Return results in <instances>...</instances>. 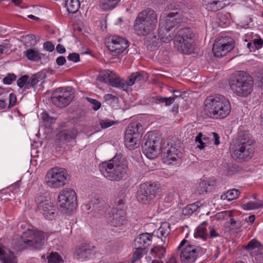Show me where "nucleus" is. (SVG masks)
<instances>
[{"instance_id":"1","label":"nucleus","mask_w":263,"mask_h":263,"mask_svg":"<svg viewBox=\"0 0 263 263\" xmlns=\"http://www.w3.org/2000/svg\"><path fill=\"white\" fill-rule=\"evenodd\" d=\"M157 24V16L151 9H146L140 12L135 21L133 29L137 35L146 37L147 41L154 43L156 36L154 31Z\"/></svg>"},{"instance_id":"2","label":"nucleus","mask_w":263,"mask_h":263,"mask_svg":"<svg viewBox=\"0 0 263 263\" xmlns=\"http://www.w3.org/2000/svg\"><path fill=\"white\" fill-rule=\"evenodd\" d=\"M204 109L211 118L224 119L230 114L231 105L230 101L224 96H209L204 101Z\"/></svg>"},{"instance_id":"3","label":"nucleus","mask_w":263,"mask_h":263,"mask_svg":"<svg viewBox=\"0 0 263 263\" xmlns=\"http://www.w3.org/2000/svg\"><path fill=\"white\" fill-rule=\"evenodd\" d=\"M228 83L231 90L239 97H247L253 90L254 81L252 77L242 71L232 74Z\"/></svg>"},{"instance_id":"4","label":"nucleus","mask_w":263,"mask_h":263,"mask_svg":"<svg viewBox=\"0 0 263 263\" xmlns=\"http://www.w3.org/2000/svg\"><path fill=\"white\" fill-rule=\"evenodd\" d=\"M254 141L249 138L241 139L236 144L230 146L232 158L238 162L250 159L254 154Z\"/></svg>"},{"instance_id":"5","label":"nucleus","mask_w":263,"mask_h":263,"mask_svg":"<svg viewBox=\"0 0 263 263\" xmlns=\"http://www.w3.org/2000/svg\"><path fill=\"white\" fill-rule=\"evenodd\" d=\"M45 242V236L43 232L28 229L24 232L18 241L22 249L29 248L40 249Z\"/></svg>"},{"instance_id":"6","label":"nucleus","mask_w":263,"mask_h":263,"mask_svg":"<svg viewBox=\"0 0 263 263\" xmlns=\"http://www.w3.org/2000/svg\"><path fill=\"white\" fill-rule=\"evenodd\" d=\"M194 33L190 28L179 29L175 37L174 44L179 51L190 54L193 50L192 43Z\"/></svg>"},{"instance_id":"7","label":"nucleus","mask_w":263,"mask_h":263,"mask_svg":"<svg viewBox=\"0 0 263 263\" xmlns=\"http://www.w3.org/2000/svg\"><path fill=\"white\" fill-rule=\"evenodd\" d=\"M68 176L65 168L54 167L47 172L45 177L46 183L51 188L61 187L66 184Z\"/></svg>"},{"instance_id":"8","label":"nucleus","mask_w":263,"mask_h":263,"mask_svg":"<svg viewBox=\"0 0 263 263\" xmlns=\"http://www.w3.org/2000/svg\"><path fill=\"white\" fill-rule=\"evenodd\" d=\"M142 133L143 128L140 123H130L125 132L124 139L126 146L129 149H134L138 147L140 145Z\"/></svg>"},{"instance_id":"9","label":"nucleus","mask_w":263,"mask_h":263,"mask_svg":"<svg viewBox=\"0 0 263 263\" xmlns=\"http://www.w3.org/2000/svg\"><path fill=\"white\" fill-rule=\"evenodd\" d=\"M58 200L62 211H72L77 204V195L74 190L65 188L59 193Z\"/></svg>"},{"instance_id":"10","label":"nucleus","mask_w":263,"mask_h":263,"mask_svg":"<svg viewBox=\"0 0 263 263\" xmlns=\"http://www.w3.org/2000/svg\"><path fill=\"white\" fill-rule=\"evenodd\" d=\"M234 46V41L229 36L218 37L213 46L214 55L220 58L231 51Z\"/></svg>"},{"instance_id":"11","label":"nucleus","mask_w":263,"mask_h":263,"mask_svg":"<svg viewBox=\"0 0 263 263\" xmlns=\"http://www.w3.org/2000/svg\"><path fill=\"white\" fill-rule=\"evenodd\" d=\"M205 253V249L201 247L188 244L182 249L180 257L182 263H193L197 257L204 254Z\"/></svg>"},{"instance_id":"12","label":"nucleus","mask_w":263,"mask_h":263,"mask_svg":"<svg viewBox=\"0 0 263 263\" xmlns=\"http://www.w3.org/2000/svg\"><path fill=\"white\" fill-rule=\"evenodd\" d=\"M158 190L156 184L146 183L140 185L137 192V199L143 203H147L155 198Z\"/></svg>"},{"instance_id":"13","label":"nucleus","mask_w":263,"mask_h":263,"mask_svg":"<svg viewBox=\"0 0 263 263\" xmlns=\"http://www.w3.org/2000/svg\"><path fill=\"white\" fill-rule=\"evenodd\" d=\"M72 93L63 88L56 89L52 93L51 101L52 103L59 107H65L72 100Z\"/></svg>"},{"instance_id":"14","label":"nucleus","mask_w":263,"mask_h":263,"mask_svg":"<svg viewBox=\"0 0 263 263\" xmlns=\"http://www.w3.org/2000/svg\"><path fill=\"white\" fill-rule=\"evenodd\" d=\"M106 46L111 52L115 54H119L128 47V42L125 39L114 35L108 38Z\"/></svg>"},{"instance_id":"15","label":"nucleus","mask_w":263,"mask_h":263,"mask_svg":"<svg viewBox=\"0 0 263 263\" xmlns=\"http://www.w3.org/2000/svg\"><path fill=\"white\" fill-rule=\"evenodd\" d=\"M39 210L43 213L45 217L52 220L55 215V209L50 201L43 195H39L36 200Z\"/></svg>"},{"instance_id":"16","label":"nucleus","mask_w":263,"mask_h":263,"mask_svg":"<svg viewBox=\"0 0 263 263\" xmlns=\"http://www.w3.org/2000/svg\"><path fill=\"white\" fill-rule=\"evenodd\" d=\"M99 80L114 87L122 89L124 87L122 79L108 69L104 70L100 73Z\"/></svg>"},{"instance_id":"17","label":"nucleus","mask_w":263,"mask_h":263,"mask_svg":"<svg viewBox=\"0 0 263 263\" xmlns=\"http://www.w3.org/2000/svg\"><path fill=\"white\" fill-rule=\"evenodd\" d=\"M159 146V139L148 137L142 146L143 152L148 158L152 159L157 157Z\"/></svg>"},{"instance_id":"18","label":"nucleus","mask_w":263,"mask_h":263,"mask_svg":"<svg viewBox=\"0 0 263 263\" xmlns=\"http://www.w3.org/2000/svg\"><path fill=\"white\" fill-rule=\"evenodd\" d=\"M115 173L110 174L111 180L119 181L121 180L127 173L128 166L127 161L122 158L117 156L116 163H115Z\"/></svg>"},{"instance_id":"19","label":"nucleus","mask_w":263,"mask_h":263,"mask_svg":"<svg viewBox=\"0 0 263 263\" xmlns=\"http://www.w3.org/2000/svg\"><path fill=\"white\" fill-rule=\"evenodd\" d=\"M247 250H254L252 253V256L254 258L256 263H263V246L256 239H252L245 247Z\"/></svg>"},{"instance_id":"20","label":"nucleus","mask_w":263,"mask_h":263,"mask_svg":"<svg viewBox=\"0 0 263 263\" xmlns=\"http://www.w3.org/2000/svg\"><path fill=\"white\" fill-rule=\"evenodd\" d=\"M146 75V73L143 71L136 72L133 73L126 81L122 79V82L124 85V87H122V89L127 91L129 86H133L136 83L146 81L147 78Z\"/></svg>"},{"instance_id":"21","label":"nucleus","mask_w":263,"mask_h":263,"mask_svg":"<svg viewBox=\"0 0 263 263\" xmlns=\"http://www.w3.org/2000/svg\"><path fill=\"white\" fill-rule=\"evenodd\" d=\"M178 12H171L167 15H163L161 17L159 25L170 30L176 25L180 23L178 18Z\"/></svg>"},{"instance_id":"22","label":"nucleus","mask_w":263,"mask_h":263,"mask_svg":"<svg viewBox=\"0 0 263 263\" xmlns=\"http://www.w3.org/2000/svg\"><path fill=\"white\" fill-rule=\"evenodd\" d=\"M77 134L78 130L74 128L62 131L57 135L55 143L58 145L67 143L71 140L74 139Z\"/></svg>"},{"instance_id":"23","label":"nucleus","mask_w":263,"mask_h":263,"mask_svg":"<svg viewBox=\"0 0 263 263\" xmlns=\"http://www.w3.org/2000/svg\"><path fill=\"white\" fill-rule=\"evenodd\" d=\"M117 156L112 159L100 163L99 168L104 176L109 180H111L110 174H114L115 173V163H116Z\"/></svg>"},{"instance_id":"24","label":"nucleus","mask_w":263,"mask_h":263,"mask_svg":"<svg viewBox=\"0 0 263 263\" xmlns=\"http://www.w3.org/2000/svg\"><path fill=\"white\" fill-rule=\"evenodd\" d=\"M95 248V246L88 243H82L76 248L74 255L79 259H87L92 254Z\"/></svg>"},{"instance_id":"25","label":"nucleus","mask_w":263,"mask_h":263,"mask_svg":"<svg viewBox=\"0 0 263 263\" xmlns=\"http://www.w3.org/2000/svg\"><path fill=\"white\" fill-rule=\"evenodd\" d=\"M108 221L115 227H120L124 224L125 221V213L123 210L114 209Z\"/></svg>"},{"instance_id":"26","label":"nucleus","mask_w":263,"mask_h":263,"mask_svg":"<svg viewBox=\"0 0 263 263\" xmlns=\"http://www.w3.org/2000/svg\"><path fill=\"white\" fill-rule=\"evenodd\" d=\"M182 157V153L176 147L171 146L166 150L164 155L165 161L170 164L176 161Z\"/></svg>"},{"instance_id":"27","label":"nucleus","mask_w":263,"mask_h":263,"mask_svg":"<svg viewBox=\"0 0 263 263\" xmlns=\"http://www.w3.org/2000/svg\"><path fill=\"white\" fill-rule=\"evenodd\" d=\"M206 9L209 11H217L224 8L227 0H204Z\"/></svg>"},{"instance_id":"28","label":"nucleus","mask_w":263,"mask_h":263,"mask_svg":"<svg viewBox=\"0 0 263 263\" xmlns=\"http://www.w3.org/2000/svg\"><path fill=\"white\" fill-rule=\"evenodd\" d=\"M0 259L4 263H16L13 254L8 248L0 243Z\"/></svg>"},{"instance_id":"29","label":"nucleus","mask_w":263,"mask_h":263,"mask_svg":"<svg viewBox=\"0 0 263 263\" xmlns=\"http://www.w3.org/2000/svg\"><path fill=\"white\" fill-rule=\"evenodd\" d=\"M153 235V233H143L140 235L135 240V245L138 248L148 246L151 242Z\"/></svg>"},{"instance_id":"30","label":"nucleus","mask_w":263,"mask_h":263,"mask_svg":"<svg viewBox=\"0 0 263 263\" xmlns=\"http://www.w3.org/2000/svg\"><path fill=\"white\" fill-rule=\"evenodd\" d=\"M171 232L170 224L167 222H163L160 227L154 232L153 234L155 235L158 238L166 237Z\"/></svg>"},{"instance_id":"31","label":"nucleus","mask_w":263,"mask_h":263,"mask_svg":"<svg viewBox=\"0 0 263 263\" xmlns=\"http://www.w3.org/2000/svg\"><path fill=\"white\" fill-rule=\"evenodd\" d=\"M169 30H167L165 27L159 25L158 36L162 42L169 43L172 40L173 37L170 33H169Z\"/></svg>"},{"instance_id":"32","label":"nucleus","mask_w":263,"mask_h":263,"mask_svg":"<svg viewBox=\"0 0 263 263\" xmlns=\"http://www.w3.org/2000/svg\"><path fill=\"white\" fill-rule=\"evenodd\" d=\"M28 60L37 61L42 59L41 53L36 49H28L24 52Z\"/></svg>"},{"instance_id":"33","label":"nucleus","mask_w":263,"mask_h":263,"mask_svg":"<svg viewBox=\"0 0 263 263\" xmlns=\"http://www.w3.org/2000/svg\"><path fill=\"white\" fill-rule=\"evenodd\" d=\"M121 0H100V8L104 10L108 11L112 9L118 4Z\"/></svg>"},{"instance_id":"34","label":"nucleus","mask_w":263,"mask_h":263,"mask_svg":"<svg viewBox=\"0 0 263 263\" xmlns=\"http://www.w3.org/2000/svg\"><path fill=\"white\" fill-rule=\"evenodd\" d=\"M80 3L79 0H66L65 7L69 13H75L79 9Z\"/></svg>"},{"instance_id":"35","label":"nucleus","mask_w":263,"mask_h":263,"mask_svg":"<svg viewBox=\"0 0 263 263\" xmlns=\"http://www.w3.org/2000/svg\"><path fill=\"white\" fill-rule=\"evenodd\" d=\"M211 183L209 180H201L196 185L197 192L199 194L206 193L210 189Z\"/></svg>"},{"instance_id":"36","label":"nucleus","mask_w":263,"mask_h":263,"mask_svg":"<svg viewBox=\"0 0 263 263\" xmlns=\"http://www.w3.org/2000/svg\"><path fill=\"white\" fill-rule=\"evenodd\" d=\"M240 195V192L237 189H232L228 191L226 193L223 194L221 196V199L222 200H228V201H231L237 199Z\"/></svg>"},{"instance_id":"37","label":"nucleus","mask_w":263,"mask_h":263,"mask_svg":"<svg viewBox=\"0 0 263 263\" xmlns=\"http://www.w3.org/2000/svg\"><path fill=\"white\" fill-rule=\"evenodd\" d=\"M206 222H203L197 228L196 232L195 233L194 235L196 238L200 237L203 240H205L208 236L207 230L205 228Z\"/></svg>"},{"instance_id":"38","label":"nucleus","mask_w":263,"mask_h":263,"mask_svg":"<svg viewBox=\"0 0 263 263\" xmlns=\"http://www.w3.org/2000/svg\"><path fill=\"white\" fill-rule=\"evenodd\" d=\"M200 207L199 202H195L192 204H190L187 205L186 207L183 209L182 213L184 215H191L194 212L196 211Z\"/></svg>"},{"instance_id":"39","label":"nucleus","mask_w":263,"mask_h":263,"mask_svg":"<svg viewBox=\"0 0 263 263\" xmlns=\"http://www.w3.org/2000/svg\"><path fill=\"white\" fill-rule=\"evenodd\" d=\"M262 206V203L254 201H249L246 203L243 204L241 206L245 210H252L258 209Z\"/></svg>"},{"instance_id":"40","label":"nucleus","mask_w":263,"mask_h":263,"mask_svg":"<svg viewBox=\"0 0 263 263\" xmlns=\"http://www.w3.org/2000/svg\"><path fill=\"white\" fill-rule=\"evenodd\" d=\"M104 99L107 103L112 106L117 104L119 102L118 98L110 93L106 94L104 96Z\"/></svg>"},{"instance_id":"41","label":"nucleus","mask_w":263,"mask_h":263,"mask_svg":"<svg viewBox=\"0 0 263 263\" xmlns=\"http://www.w3.org/2000/svg\"><path fill=\"white\" fill-rule=\"evenodd\" d=\"M48 263H63V260L57 252L51 253L48 257Z\"/></svg>"},{"instance_id":"42","label":"nucleus","mask_w":263,"mask_h":263,"mask_svg":"<svg viewBox=\"0 0 263 263\" xmlns=\"http://www.w3.org/2000/svg\"><path fill=\"white\" fill-rule=\"evenodd\" d=\"M144 249L142 248L137 247L135 251L134 252L133 257L131 259V263H134L138 260H140L143 255Z\"/></svg>"},{"instance_id":"43","label":"nucleus","mask_w":263,"mask_h":263,"mask_svg":"<svg viewBox=\"0 0 263 263\" xmlns=\"http://www.w3.org/2000/svg\"><path fill=\"white\" fill-rule=\"evenodd\" d=\"M232 211H224L218 213L215 215V218L217 220H221L227 219L231 217Z\"/></svg>"},{"instance_id":"44","label":"nucleus","mask_w":263,"mask_h":263,"mask_svg":"<svg viewBox=\"0 0 263 263\" xmlns=\"http://www.w3.org/2000/svg\"><path fill=\"white\" fill-rule=\"evenodd\" d=\"M151 253H155L159 257H162L164 256L165 253V249L164 247L161 246H157L151 250Z\"/></svg>"},{"instance_id":"45","label":"nucleus","mask_w":263,"mask_h":263,"mask_svg":"<svg viewBox=\"0 0 263 263\" xmlns=\"http://www.w3.org/2000/svg\"><path fill=\"white\" fill-rule=\"evenodd\" d=\"M157 100L159 103H164L166 106H169L173 104L175 101V97H162L158 96L157 97Z\"/></svg>"},{"instance_id":"46","label":"nucleus","mask_w":263,"mask_h":263,"mask_svg":"<svg viewBox=\"0 0 263 263\" xmlns=\"http://www.w3.org/2000/svg\"><path fill=\"white\" fill-rule=\"evenodd\" d=\"M11 46V45L8 42H6L1 44L0 56L8 52L10 50Z\"/></svg>"},{"instance_id":"47","label":"nucleus","mask_w":263,"mask_h":263,"mask_svg":"<svg viewBox=\"0 0 263 263\" xmlns=\"http://www.w3.org/2000/svg\"><path fill=\"white\" fill-rule=\"evenodd\" d=\"M117 123L109 119L102 120L100 121V125L102 128H107Z\"/></svg>"},{"instance_id":"48","label":"nucleus","mask_w":263,"mask_h":263,"mask_svg":"<svg viewBox=\"0 0 263 263\" xmlns=\"http://www.w3.org/2000/svg\"><path fill=\"white\" fill-rule=\"evenodd\" d=\"M16 78V76L13 73H8L3 79V82L5 84H11Z\"/></svg>"},{"instance_id":"49","label":"nucleus","mask_w":263,"mask_h":263,"mask_svg":"<svg viewBox=\"0 0 263 263\" xmlns=\"http://www.w3.org/2000/svg\"><path fill=\"white\" fill-rule=\"evenodd\" d=\"M24 39L26 43L29 44L30 45H34L36 43L35 37L33 34H27L24 37Z\"/></svg>"},{"instance_id":"50","label":"nucleus","mask_w":263,"mask_h":263,"mask_svg":"<svg viewBox=\"0 0 263 263\" xmlns=\"http://www.w3.org/2000/svg\"><path fill=\"white\" fill-rule=\"evenodd\" d=\"M87 100L88 101V102L90 104H91L93 105L92 108L95 110H97L98 109H99L100 108V107L101 106V104L99 101H97L96 99H91V98H87Z\"/></svg>"},{"instance_id":"51","label":"nucleus","mask_w":263,"mask_h":263,"mask_svg":"<svg viewBox=\"0 0 263 263\" xmlns=\"http://www.w3.org/2000/svg\"><path fill=\"white\" fill-rule=\"evenodd\" d=\"M31 85L33 87L36 85L41 80V76L39 74H35L33 75L29 79H28Z\"/></svg>"},{"instance_id":"52","label":"nucleus","mask_w":263,"mask_h":263,"mask_svg":"<svg viewBox=\"0 0 263 263\" xmlns=\"http://www.w3.org/2000/svg\"><path fill=\"white\" fill-rule=\"evenodd\" d=\"M254 48L256 50L260 49L263 46V40L260 37H257L252 40Z\"/></svg>"},{"instance_id":"53","label":"nucleus","mask_w":263,"mask_h":263,"mask_svg":"<svg viewBox=\"0 0 263 263\" xmlns=\"http://www.w3.org/2000/svg\"><path fill=\"white\" fill-rule=\"evenodd\" d=\"M29 77L27 75H24L20 78L17 81V86L22 88L24 86L25 83L28 81Z\"/></svg>"},{"instance_id":"54","label":"nucleus","mask_w":263,"mask_h":263,"mask_svg":"<svg viewBox=\"0 0 263 263\" xmlns=\"http://www.w3.org/2000/svg\"><path fill=\"white\" fill-rule=\"evenodd\" d=\"M8 98L9 102V107H11L12 106H14L16 102V96L14 93H11L9 95Z\"/></svg>"},{"instance_id":"55","label":"nucleus","mask_w":263,"mask_h":263,"mask_svg":"<svg viewBox=\"0 0 263 263\" xmlns=\"http://www.w3.org/2000/svg\"><path fill=\"white\" fill-rule=\"evenodd\" d=\"M202 136V133H200L198 136L196 137V141L199 143L197 147L200 149H202L205 147V144L203 143L201 140V137Z\"/></svg>"},{"instance_id":"56","label":"nucleus","mask_w":263,"mask_h":263,"mask_svg":"<svg viewBox=\"0 0 263 263\" xmlns=\"http://www.w3.org/2000/svg\"><path fill=\"white\" fill-rule=\"evenodd\" d=\"M67 58L68 60L74 62H77L80 61L79 54L76 53L69 54Z\"/></svg>"},{"instance_id":"57","label":"nucleus","mask_w":263,"mask_h":263,"mask_svg":"<svg viewBox=\"0 0 263 263\" xmlns=\"http://www.w3.org/2000/svg\"><path fill=\"white\" fill-rule=\"evenodd\" d=\"M44 48L47 51L52 52L54 49V46L50 42H46L43 45Z\"/></svg>"},{"instance_id":"58","label":"nucleus","mask_w":263,"mask_h":263,"mask_svg":"<svg viewBox=\"0 0 263 263\" xmlns=\"http://www.w3.org/2000/svg\"><path fill=\"white\" fill-rule=\"evenodd\" d=\"M210 236L211 238L217 237L219 236V234L216 232L214 228L210 226L209 228Z\"/></svg>"},{"instance_id":"59","label":"nucleus","mask_w":263,"mask_h":263,"mask_svg":"<svg viewBox=\"0 0 263 263\" xmlns=\"http://www.w3.org/2000/svg\"><path fill=\"white\" fill-rule=\"evenodd\" d=\"M93 203H88L85 204L84 205V208L87 210H89L91 208V204H98L100 202V200L99 199L95 198L94 201H91Z\"/></svg>"},{"instance_id":"60","label":"nucleus","mask_w":263,"mask_h":263,"mask_svg":"<svg viewBox=\"0 0 263 263\" xmlns=\"http://www.w3.org/2000/svg\"><path fill=\"white\" fill-rule=\"evenodd\" d=\"M66 62V59L64 57H59L56 60V63L59 66L63 65Z\"/></svg>"},{"instance_id":"61","label":"nucleus","mask_w":263,"mask_h":263,"mask_svg":"<svg viewBox=\"0 0 263 263\" xmlns=\"http://www.w3.org/2000/svg\"><path fill=\"white\" fill-rule=\"evenodd\" d=\"M57 52L60 53H64L66 52V49L64 46L61 44H58L56 47Z\"/></svg>"},{"instance_id":"62","label":"nucleus","mask_w":263,"mask_h":263,"mask_svg":"<svg viewBox=\"0 0 263 263\" xmlns=\"http://www.w3.org/2000/svg\"><path fill=\"white\" fill-rule=\"evenodd\" d=\"M212 134L214 139V144L217 145L220 143L219 136L216 133H213Z\"/></svg>"},{"instance_id":"63","label":"nucleus","mask_w":263,"mask_h":263,"mask_svg":"<svg viewBox=\"0 0 263 263\" xmlns=\"http://www.w3.org/2000/svg\"><path fill=\"white\" fill-rule=\"evenodd\" d=\"M257 79L259 86H263V71L257 76Z\"/></svg>"},{"instance_id":"64","label":"nucleus","mask_w":263,"mask_h":263,"mask_svg":"<svg viewBox=\"0 0 263 263\" xmlns=\"http://www.w3.org/2000/svg\"><path fill=\"white\" fill-rule=\"evenodd\" d=\"M8 91L4 88L0 87V96L3 95L4 97H7L8 96Z\"/></svg>"}]
</instances>
